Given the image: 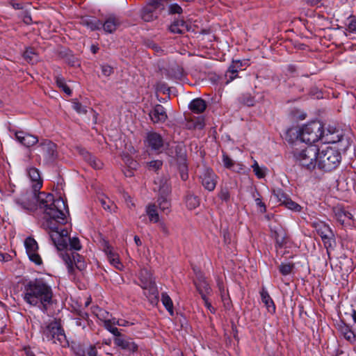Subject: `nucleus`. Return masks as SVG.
Here are the masks:
<instances>
[{"instance_id":"f257e3e1","label":"nucleus","mask_w":356,"mask_h":356,"mask_svg":"<svg viewBox=\"0 0 356 356\" xmlns=\"http://www.w3.org/2000/svg\"><path fill=\"white\" fill-rule=\"evenodd\" d=\"M37 201L40 209L44 213V226L50 230L49 237L53 244L58 250L68 247V232L60 228L67 222L66 213H68L67 205L61 198L54 199L53 194L44 192L39 193Z\"/></svg>"},{"instance_id":"f03ea898","label":"nucleus","mask_w":356,"mask_h":356,"mask_svg":"<svg viewBox=\"0 0 356 356\" xmlns=\"http://www.w3.org/2000/svg\"><path fill=\"white\" fill-rule=\"evenodd\" d=\"M23 298L30 305L38 307L43 312H47L49 306L52 304L53 291L43 279H35L24 286Z\"/></svg>"},{"instance_id":"7ed1b4c3","label":"nucleus","mask_w":356,"mask_h":356,"mask_svg":"<svg viewBox=\"0 0 356 356\" xmlns=\"http://www.w3.org/2000/svg\"><path fill=\"white\" fill-rule=\"evenodd\" d=\"M322 134H323V124L318 121H312L301 128L294 127L288 129L286 137L290 143L300 140L312 145L321 140Z\"/></svg>"},{"instance_id":"20e7f679","label":"nucleus","mask_w":356,"mask_h":356,"mask_svg":"<svg viewBox=\"0 0 356 356\" xmlns=\"http://www.w3.org/2000/svg\"><path fill=\"white\" fill-rule=\"evenodd\" d=\"M341 161V155L338 149L332 147L318 148L317 166L320 170L332 171L339 166Z\"/></svg>"},{"instance_id":"39448f33","label":"nucleus","mask_w":356,"mask_h":356,"mask_svg":"<svg viewBox=\"0 0 356 356\" xmlns=\"http://www.w3.org/2000/svg\"><path fill=\"white\" fill-rule=\"evenodd\" d=\"M318 148L314 145H309L300 151L294 152L296 159L300 165L308 170H313L317 165Z\"/></svg>"},{"instance_id":"423d86ee","label":"nucleus","mask_w":356,"mask_h":356,"mask_svg":"<svg viewBox=\"0 0 356 356\" xmlns=\"http://www.w3.org/2000/svg\"><path fill=\"white\" fill-rule=\"evenodd\" d=\"M140 286L145 290L144 294L152 302H156L159 298V291L151 272L143 268L140 272Z\"/></svg>"},{"instance_id":"0eeeda50","label":"nucleus","mask_w":356,"mask_h":356,"mask_svg":"<svg viewBox=\"0 0 356 356\" xmlns=\"http://www.w3.org/2000/svg\"><path fill=\"white\" fill-rule=\"evenodd\" d=\"M323 143H338V148L346 150L350 145L348 137L345 136L341 130L330 127L326 132L323 130L321 140Z\"/></svg>"},{"instance_id":"6e6552de","label":"nucleus","mask_w":356,"mask_h":356,"mask_svg":"<svg viewBox=\"0 0 356 356\" xmlns=\"http://www.w3.org/2000/svg\"><path fill=\"white\" fill-rule=\"evenodd\" d=\"M43 335L48 341H53L54 343L59 342L63 344L66 341V336L60 323L53 321L49 323L42 331Z\"/></svg>"},{"instance_id":"1a4fd4ad","label":"nucleus","mask_w":356,"mask_h":356,"mask_svg":"<svg viewBox=\"0 0 356 356\" xmlns=\"http://www.w3.org/2000/svg\"><path fill=\"white\" fill-rule=\"evenodd\" d=\"M317 234L321 236L325 248L329 254V249L333 248L335 244L334 234L331 228L324 222L319 221L313 223Z\"/></svg>"},{"instance_id":"9d476101","label":"nucleus","mask_w":356,"mask_h":356,"mask_svg":"<svg viewBox=\"0 0 356 356\" xmlns=\"http://www.w3.org/2000/svg\"><path fill=\"white\" fill-rule=\"evenodd\" d=\"M35 149L37 155L42 156L47 163L54 162L57 157L56 145L49 140H42Z\"/></svg>"},{"instance_id":"9b49d317","label":"nucleus","mask_w":356,"mask_h":356,"mask_svg":"<svg viewBox=\"0 0 356 356\" xmlns=\"http://www.w3.org/2000/svg\"><path fill=\"white\" fill-rule=\"evenodd\" d=\"M144 143L148 149L156 154H160L165 149V142L163 136L155 131L147 133Z\"/></svg>"},{"instance_id":"f8f14e48","label":"nucleus","mask_w":356,"mask_h":356,"mask_svg":"<svg viewBox=\"0 0 356 356\" xmlns=\"http://www.w3.org/2000/svg\"><path fill=\"white\" fill-rule=\"evenodd\" d=\"M62 257L68 272L71 274L74 273V267L80 271L83 270L86 267L83 257L76 252H66L62 254Z\"/></svg>"},{"instance_id":"ddd939ff","label":"nucleus","mask_w":356,"mask_h":356,"mask_svg":"<svg viewBox=\"0 0 356 356\" xmlns=\"http://www.w3.org/2000/svg\"><path fill=\"white\" fill-rule=\"evenodd\" d=\"M249 65L248 60H233L225 74V83L228 84L238 76L239 70H245Z\"/></svg>"},{"instance_id":"4468645a","label":"nucleus","mask_w":356,"mask_h":356,"mask_svg":"<svg viewBox=\"0 0 356 356\" xmlns=\"http://www.w3.org/2000/svg\"><path fill=\"white\" fill-rule=\"evenodd\" d=\"M199 179L206 190L213 191L215 189L217 184L216 175L211 168H204Z\"/></svg>"},{"instance_id":"2eb2a0df","label":"nucleus","mask_w":356,"mask_h":356,"mask_svg":"<svg viewBox=\"0 0 356 356\" xmlns=\"http://www.w3.org/2000/svg\"><path fill=\"white\" fill-rule=\"evenodd\" d=\"M194 270L196 276V280L194 281L196 289L201 295V298H203V296H207L211 293V289L202 273L200 270Z\"/></svg>"},{"instance_id":"dca6fc26","label":"nucleus","mask_w":356,"mask_h":356,"mask_svg":"<svg viewBox=\"0 0 356 356\" xmlns=\"http://www.w3.org/2000/svg\"><path fill=\"white\" fill-rule=\"evenodd\" d=\"M159 3L154 1L145 6L140 12V17L145 22H149L155 20L158 17L156 10L159 8Z\"/></svg>"},{"instance_id":"f3484780","label":"nucleus","mask_w":356,"mask_h":356,"mask_svg":"<svg viewBox=\"0 0 356 356\" xmlns=\"http://www.w3.org/2000/svg\"><path fill=\"white\" fill-rule=\"evenodd\" d=\"M270 237L275 241L276 248H282L286 243V234L280 225L270 226Z\"/></svg>"},{"instance_id":"a211bd4d","label":"nucleus","mask_w":356,"mask_h":356,"mask_svg":"<svg viewBox=\"0 0 356 356\" xmlns=\"http://www.w3.org/2000/svg\"><path fill=\"white\" fill-rule=\"evenodd\" d=\"M149 116L154 124L164 123L168 119L165 108L161 104H156L149 111Z\"/></svg>"},{"instance_id":"6ab92c4d","label":"nucleus","mask_w":356,"mask_h":356,"mask_svg":"<svg viewBox=\"0 0 356 356\" xmlns=\"http://www.w3.org/2000/svg\"><path fill=\"white\" fill-rule=\"evenodd\" d=\"M114 343L121 349L135 353L138 350V345L130 338H127L122 334L115 337Z\"/></svg>"},{"instance_id":"aec40b11","label":"nucleus","mask_w":356,"mask_h":356,"mask_svg":"<svg viewBox=\"0 0 356 356\" xmlns=\"http://www.w3.org/2000/svg\"><path fill=\"white\" fill-rule=\"evenodd\" d=\"M17 140L26 147H32L38 143V138L36 136L18 131L15 132Z\"/></svg>"},{"instance_id":"412c9836","label":"nucleus","mask_w":356,"mask_h":356,"mask_svg":"<svg viewBox=\"0 0 356 356\" xmlns=\"http://www.w3.org/2000/svg\"><path fill=\"white\" fill-rule=\"evenodd\" d=\"M176 155L181 163L179 165V171L180 173L181 179L186 181L188 178V166L186 162V154L182 152V147L177 145L175 148Z\"/></svg>"},{"instance_id":"4be33fe9","label":"nucleus","mask_w":356,"mask_h":356,"mask_svg":"<svg viewBox=\"0 0 356 356\" xmlns=\"http://www.w3.org/2000/svg\"><path fill=\"white\" fill-rule=\"evenodd\" d=\"M120 24V19L114 15H111L102 23V27L105 32L112 33L115 31Z\"/></svg>"},{"instance_id":"5701e85b","label":"nucleus","mask_w":356,"mask_h":356,"mask_svg":"<svg viewBox=\"0 0 356 356\" xmlns=\"http://www.w3.org/2000/svg\"><path fill=\"white\" fill-rule=\"evenodd\" d=\"M185 127L188 129H202L204 127V118L202 116L186 118Z\"/></svg>"},{"instance_id":"b1692460","label":"nucleus","mask_w":356,"mask_h":356,"mask_svg":"<svg viewBox=\"0 0 356 356\" xmlns=\"http://www.w3.org/2000/svg\"><path fill=\"white\" fill-rule=\"evenodd\" d=\"M169 31L175 34H183L188 30V25L184 19H175L169 26Z\"/></svg>"},{"instance_id":"393cba45","label":"nucleus","mask_w":356,"mask_h":356,"mask_svg":"<svg viewBox=\"0 0 356 356\" xmlns=\"http://www.w3.org/2000/svg\"><path fill=\"white\" fill-rule=\"evenodd\" d=\"M81 24L91 31L99 30L102 28V22L92 17H84L81 19Z\"/></svg>"},{"instance_id":"a878e982","label":"nucleus","mask_w":356,"mask_h":356,"mask_svg":"<svg viewBox=\"0 0 356 356\" xmlns=\"http://www.w3.org/2000/svg\"><path fill=\"white\" fill-rule=\"evenodd\" d=\"M207 103L202 98H196L189 104V109L194 113L200 114L203 113L207 108Z\"/></svg>"},{"instance_id":"bb28decb","label":"nucleus","mask_w":356,"mask_h":356,"mask_svg":"<svg viewBox=\"0 0 356 356\" xmlns=\"http://www.w3.org/2000/svg\"><path fill=\"white\" fill-rule=\"evenodd\" d=\"M28 173L32 181L34 182L33 184V190L35 193H36L41 188L42 186V182L39 171L35 168H31L29 169Z\"/></svg>"},{"instance_id":"cd10ccee","label":"nucleus","mask_w":356,"mask_h":356,"mask_svg":"<svg viewBox=\"0 0 356 356\" xmlns=\"http://www.w3.org/2000/svg\"><path fill=\"white\" fill-rule=\"evenodd\" d=\"M159 197H168L171 193V186L169 181L163 178L159 180Z\"/></svg>"},{"instance_id":"c85d7f7f","label":"nucleus","mask_w":356,"mask_h":356,"mask_svg":"<svg viewBox=\"0 0 356 356\" xmlns=\"http://www.w3.org/2000/svg\"><path fill=\"white\" fill-rule=\"evenodd\" d=\"M261 301L270 312H275V305L267 291L263 289L261 291Z\"/></svg>"},{"instance_id":"c756f323","label":"nucleus","mask_w":356,"mask_h":356,"mask_svg":"<svg viewBox=\"0 0 356 356\" xmlns=\"http://www.w3.org/2000/svg\"><path fill=\"white\" fill-rule=\"evenodd\" d=\"M145 211L150 222L156 223L159 221V215L155 204H147Z\"/></svg>"},{"instance_id":"7c9ffc66","label":"nucleus","mask_w":356,"mask_h":356,"mask_svg":"<svg viewBox=\"0 0 356 356\" xmlns=\"http://www.w3.org/2000/svg\"><path fill=\"white\" fill-rule=\"evenodd\" d=\"M340 332L341 335L348 341L353 343L355 340V334L350 327L346 324L340 326Z\"/></svg>"},{"instance_id":"2f4dec72","label":"nucleus","mask_w":356,"mask_h":356,"mask_svg":"<svg viewBox=\"0 0 356 356\" xmlns=\"http://www.w3.org/2000/svg\"><path fill=\"white\" fill-rule=\"evenodd\" d=\"M334 213L336 219L341 224H343L346 219H351L352 218V214L342 208H335Z\"/></svg>"},{"instance_id":"473e14b6","label":"nucleus","mask_w":356,"mask_h":356,"mask_svg":"<svg viewBox=\"0 0 356 356\" xmlns=\"http://www.w3.org/2000/svg\"><path fill=\"white\" fill-rule=\"evenodd\" d=\"M185 200L186 207L191 210L195 209L200 205L199 197L193 194H187Z\"/></svg>"},{"instance_id":"72a5a7b5","label":"nucleus","mask_w":356,"mask_h":356,"mask_svg":"<svg viewBox=\"0 0 356 356\" xmlns=\"http://www.w3.org/2000/svg\"><path fill=\"white\" fill-rule=\"evenodd\" d=\"M238 101L241 105L247 106H253L256 102L254 97L249 93L241 95Z\"/></svg>"},{"instance_id":"f704fd0d","label":"nucleus","mask_w":356,"mask_h":356,"mask_svg":"<svg viewBox=\"0 0 356 356\" xmlns=\"http://www.w3.org/2000/svg\"><path fill=\"white\" fill-rule=\"evenodd\" d=\"M161 302L170 316H173V302L170 297L166 293H161Z\"/></svg>"},{"instance_id":"c9c22d12","label":"nucleus","mask_w":356,"mask_h":356,"mask_svg":"<svg viewBox=\"0 0 356 356\" xmlns=\"http://www.w3.org/2000/svg\"><path fill=\"white\" fill-rule=\"evenodd\" d=\"M24 245H25L27 254L33 252H37L38 250V243L33 238H32L31 236L27 237L25 239Z\"/></svg>"},{"instance_id":"e433bc0d","label":"nucleus","mask_w":356,"mask_h":356,"mask_svg":"<svg viewBox=\"0 0 356 356\" xmlns=\"http://www.w3.org/2000/svg\"><path fill=\"white\" fill-rule=\"evenodd\" d=\"M157 202L161 211L165 213H168L170 212V202L168 197H159Z\"/></svg>"},{"instance_id":"4c0bfd02","label":"nucleus","mask_w":356,"mask_h":356,"mask_svg":"<svg viewBox=\"0 0 356 356\" xmlns=\"http://www.w3.org/2000/svg\"><path fill=\"white\" fill-rule=\"evenodd\" d=\"M273 195L277 202H280V205H283L289 198V196L280 188L274 189Z\"/></svg>"},{"instance_id":"58836bf2","label":"nucleus","mask_w":356,"mask_h":356,"mask_svg":"<svg viewBox=\"0 0 356 356\" xmlns=\"http://www.w3.org/2000/svg\"><path fill=\"white\" fill-rule=\"evenodd\" d=\"M115 325L113 323V321L111 320H104V327L112 333L115 337H118L121 334L119 332V330L115 327Z\"/></svg>"},{"instance_id":"ea45409f","label":"nucleus","mask_w":356,"mask_h":356,"mask_svg":"<svg viewBox=\"0 0 356 356\" xmlns=\"http://www.w3.org/2000/svg\"><path fill=\"white\" fill-rule=\"evenodd\" d=\"M56 83L58 88L62 89L68 96L72 95L71 89L65 83L64 78L60 76H56Z\"/></svg>"},{"instance_id":"a19ab883","label":"nucleus","mask_w":356,"mask_h":356,"mask_svg":"<svg viewBox=\"0 0 356 356\" xmlns=\"http://www.w3.org/2000/svg\"><path fill=\"white\" fill-rule=\"evenodd\" d=\"M293 268H294L293 263H288V264L282 263L278 267L280 273L284 276L290 275Z\"/></svg>"},{"instance_id":"79ce46f5","label":"nucleus","mask_w":356,"mask_h":356,"mask_svg":"<svg viewBox=\"0 0 356 356\" xmlns=\"http://www.w3.org/2000/svg\"><path fill=\"white\" fill-rule=\"evenodd\" d=\"M68 245L70 246V250H67L68 252H72V250H79L81 248L79 239L77 237L70 238L68 236Z\"/></svg>"},{"instance_id":"37998d69","label":"nucleus","mask_w":356,"mask_h":356,"mask_svg":"<svg viewBox=\"0 0 356 356\" xmlns=\"http://www.w3.org/2000/svg\"><path fill=\"white\" fill-rule=\"evenodd\" d=\"M101 206L106 211H111V207L113 206L112 201L104 195H101L98 197Z\"/></svg>"},{"instance_id":"c03bdc74","label":"nucleus","mask_w":356,"mask_h":356,"mask_svg":"<svg viewBox=\"0 0 356 356\" xmlns=\"http://www.w3.org/2000/svg\"><path fill=\"white\" fill-rule=\"evenodd\" d=\"M283 205H284L287 209L295 212H300L302 210V207L298 203L293 202L290 197Z\"/></svg>"},{"instance_id":"a18cd8bd","label":"nucleus","mask_w":356,"mask_h":356,"mask_svg":"<svg viewBox=\"0 0 356 356\" xmlns=\"http://www.w3.org/2000/svg\"><path fill=\"white\" fill-rule=\"evenodd\" d=\"M23 56L24 59L29 63H33L35 61V57L36 56V53L33 48L29 47L26 49L24 52Z\"/></svg>"},{"instance_id":"49530a36","label":"nucleus","mask_w":356,"mask_h":356,"mask_svg":"<svg viewBox=\"0 0 356 356\" xmlns=\"http://www.w3.org/2000/svg\"><path fill=\"white\" fill-rule=\"evenodd\" d=\"M76 356H86V348L83 344H75L72 347Z\"/></svg>"},{"instance_id":"de8ad7c7","label":"nucleus","mask_w":356,"mask_h":356,"mask_svg":"<svg viewBox=\"0 0 356 356\" xmlns=\"http://www.w3.org/2000/svg\"><path fill=\"white\" fill-rule=\"evenodd\" d=\"M106 254L108 257V259L109 260L110 263L113 264V266L117 267L118 264H120V261L118 254L113 252L112 250H106Z\"/></svg>"},{"instance_id":"09e8293b","label":"nucleus","mask_w":356,"mask_h":356,"mask_svg":"<svg viewBox=\"0 0 356 356\" xmlns=\"http://www.w3.org/2000/svg\"><path fill=\"white\" fill-rule=\"evenodd\" d=\"M162 165L163 162L161 160H154L147 163L148 169L155 172L160 169Z\"/></svg>"},{"instance_id":"8fccbe9b","label":"nucleus","mask_w":356,"mask_h":356,"mask_svg":"<svg viewBox=\"0 0 356 356\" xmlns=\"http://www.w3.org/2000/svg\"><path fill=\"white\" fill-rule=\"evenodd\" d=\"M88 161L90 165L95 169H100L102 167V163L95 156L88 155Z\"/></svg>"},{"instance_id":"3c124183","label":"nucleus","mask_w":356,"mask_h":356,"mask_svg":"<svg viewBox=\"0 0 356 356\" xmlns=\"http://www.w3.org/2000/svg\"><path fill=\"white\" fill-rule=\"evenodd\" d=\"M182 12V8L177 3H172L168 6V13L170 15L181 14Z\"/></svg>"},{"instance_id":"603ef678","label":"nucleus","mask_w":356,"mask_h":356,"mask_svg":"<svg viewBox=\"0 0 356 356\" xmlns=\"http://www.w3.org/2000/svg\"><path fill=\"white\" fill-rule=\"evenodd\" d=\"M29 259L35 263L36 265H40L42 264V260L40 254L37 252H33L28 254Z\"/></svg>"},{"instance_id":"864d4df0","label":"nucleus","mask_w":356,"mask_h":356,"mask_svg":"<svg viewBox=\"0 0 356 356\" xmlns=\"http://www.w3.org/2000/svg\"><path fill=\"white\" fill-rule=\"evenodd\" d=\"M218 197L226 202L229 200L230 194L227 188H222L218 193Z\"/></svg>"},{"instance_id":"5fc2aeb1","label":"nucleus","mask_w":356,"mask_h":356,"mask_svg":"<svg viewBox=\"0 0 356 356\" xmlns=\"http://www.w3.org/2000/svg\"><path fill=\"white\" fill-rule=\"evenodd\" d=\"M222 162L224 166L228 169H231L234 165V161L226 153L224 152L222 154Z\"/></svg>"},{"instance_id":"6e6d98bb","label":"nucleus","mask_w":356,"mask_h":356,"mask_svg":"<svg viewBox=\"0 0 356 356\" xmlns=\"http://www.w3.org/2000/svg\"><path fill=\"white\" fill-rule=\"evenodd\" d=\"M125 163L129 170H136L138 163L131 157H126Z\"/></svg>"},{"instance_id":"4d7b16f0","label":"nucleus","mask_w":356,"mask_h":356,"mask_svg":"<svg viewBox=\"0 0 356 356\" xmlns=\"http://www.w3.org/2000/svg\"><path fill=\"white\" fill-rule=\"evenodd\" d=\"M72 107L78 113L83 114L87 112L86 107L83 106L79 102H74Z\"/></svg>"},{"instance_id":"13d9d810","label":"nucleus","mask_w":356,"mask_h":356,"mask_svg":"<svg viewBox=\"0 0 356 356\" xmlns=\"http://www.w3.org/2000/svg\"><path fill=\"white\" fill-rule=\"evenodd\" d=\"M253 171L254 174L257 176L258 178H262L265 176V173L264 171L260 168L257 163H255L253 165Z\"/></svg>"},{"instance_id":"bf43d9fd","label":"nucleus","mask_w":356,"mask_h":356,"mask_svg":"<svg viewBox=\"0 0 356 356\" xmlns=\"http://www.w3.org/2000/svg\"><path fill=\"white\" fill-rule=\"evenodd\" d=\"M255 203L257 206L259 208L260 212L264 213L266 211V207L264 202H262L261 199L259 197L255 198Z\"/></svg>"},{"instance_id":"052dcab7","label":"nucleus","mask_w":356,"mask_h":356,"mask_svg":"<svg viewBox=\"0 0 356 356\" xmlns=\"http://www.w3.org/2000/svg\"><path fill=\"white\" fill-rule=\"evenodd\" d=\"M102 72L105 76H110L113 72V69L108 65H103L102 66Z\"/></svg>"},{"instance_id":"680f3d73","label":"nucleus","mask_w":356,"mask_h":356,"mask_svg":"<svg viewBox=\"0 0 356 356\" xmlns=\"http://www.w3.org/2000/svg\"><path fill=\"white\" fill-rule=\"evenodd\" d=\"M97 350L94 345H90L88 348H86V356H97Z\"/></svg>"},{"instance_id":"e2e57ef3","label":"nucleus","mask_w":356,"mask_h":356,"mask_svg":"<svg viewBox=\"0 0 356 356\" xmlns=\"http://www.w3.org/2000/svg\"><path fill=\"white\" fill-rule=\"evenodd\" d=\"M113 323L118 326H128L129 323L127 321L122 319H116L115 318H112Z\"/></svg>"},{"instance_id":"0e129e2a","label":"nucleus","mask_w":356,"mask_h":356,"mask_svg":"<svg viewBox=\"0 0 356 356\" xmlns=\"http://www.w3.org/2000/svg\"><path fill=\"white\" fill-rule=\"evenodd\" d=\"M204 302L205 307L213 314L216 312L215 308L211 305V304L209 302V300L207 296H204L202 298Z\"/></svg>"},{"instance_id":"69168bd1","label":"nucleus","mask_w":356,"mask_h":356,"mask_svg":"<svg viewBox=\"0 0 356 356\" xmlns=\"http://www.w3.org/2000/svg\"><path fill=\"white\" fill-rule=\"evenodd\" d=\"M159 227L161 231L166 236L169 234V229L166 225V224L163 221H159Z\"/></svg>"},{"instance_id":"338daca9","label":"nucleus","mask_w":356,"mask_h":356,"mask_svg":"<svg viewBox=\"0 0 356 356\" xmlns=\"http://www.w3.org/2000/svg\"><path fill=\"white\" fill-rule=\"evenodd\" d=\"M149 47L152 48V49L154 50V51L158 54V55H161L163 54V50L161 49V47H159L158 44L152 42L149 44Z\"/></svg>"},{"instance_id":"774afa93","label":"nucleus","mask_w":356,"mask_h":356,"mask_svg":"<svg viewBox=\"0 0 356 356\" xmlns=\"http://www.w3.org/2000/svg\"><path fill=\"white\" fill-rule=\"evenodd\" d=\"M348 30L350 32L356 31V20L351 19L348 24Z\"/></svg>"}]
</instances>
